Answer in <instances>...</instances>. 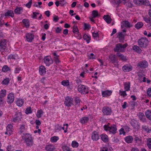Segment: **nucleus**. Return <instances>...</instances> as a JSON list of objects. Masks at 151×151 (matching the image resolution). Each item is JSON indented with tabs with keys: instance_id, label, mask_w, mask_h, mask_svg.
I'll return each instance as SVG.
<instances>
[{
	"instance_id": "nucleus-1",
	"label": "nucleus",
	"mask_w": 151,
	"mask_h": 151,
	"mask_svg": "<svg viewBox=\"0 0 151 151\" xmlns=\"http://www.w3.org/2000/svg\"><path fill=\"white\" fill-rule=\"evenodd\" d=\"M22 139L26 145L28 147H31L33 145V139L32 136L29 134H25L22 136Z\"/></svg>"
},
{
	"instance_id": "nucleus-2",
	"label": "nucleus",
	"mask_w": 151,
	"mask_h": 151,
	"mask_svg": "<svg viewBox=\"0 0 151 151\" xmlns=\"http://www.w3.org/2000/svg\"><path fill=\"white\" fill-rule=\"evenodd\" d=\"M149 41L145 37H142L138 41V44L141 47H146L148 45Z\"/></svg>"
},
{
	"instance_id": "nucleus-3",
	"label": "nucleus",
	"mask_w": 151,
	"mask_h": 151,
	"mask_svg": "<svg viewBox=\"0 0 151 151\" xmlns=\"http://www.w3.org/2000/svg\"><path fill=\"white\" fill-rule=\"evenodd\" d=\"M104 128L105 130L109 131L110 133L114 134L116 133L117 129L116 126L115 125L113 124L110 126L104 125Z\"/></svg>"
},
{
	"instance_id": "nucleus-4",
	"label": "nucleus",
	"mask_w": 151,
	"mask_h": 151,
	"mask_svg": "<svg viewBox=\"0 0 151 151\" xmlns=\"http://www.w3.org/2000/svg\"><path fill=\"white\" fill-rule=\"evenodd\" d=\"M78 91L83 94H85L88 93V88L86 86L80 84L78 86Z\"/></svg>"
},
{
	"instance_id": "nucleus-5",
	"label": "nucleus",
	"mask_w": 151,
	"mask_h": 151,
	"mask_svg": "<svg viewBox=\"0 0 151 151\" xmlns=\"http://www.w3.org/2000/svg\"><path fill=\"white\" fill-rule=\"evenodd\" d=\"M127 46V43L122 45L120 43L117 44L116 45V47L114 49V51L115 52H123L124 49Z\"/></svg>"
},
{
	"instance_id": "nucleus-6",
	"label": "nucleus",
	"mask_w": 151,
	"mask_h": 151,
	"mask_svg": "<svg viewBox=\"0 0 151 151\" xmlns=\"http://www.w3.org/2000/svg\"><path fill=\"white\" fill-rule=\"evenodd\" d=\"M133 2L137 5H145L148 6L150 5V3L148 0H134Z\"/></svg>"
},
{
	"instance_id": "nucleus-7",
	"label": "nucleus",
	"mask_w": 151,
	"mask_h": 151,
	"mask_svg": "<svg viewBox=\"0 0 151 151\" xmlns=\"http://www.w3.org/2000/svg\"><path fill=\"white\" fill-rule=\"evenodd\" d=\"M102 111L104 115H110L112 113L111 109L107 106H104L102 109Z\"/></svg>"
},
{
	"instance_id": "nucleus-8",
	"label": "nucleus",
	"mask_w": 151,
	"mask_h": 151,
	"mask_svg": "<svg viewBox=\"0 0 151 151\" xmlns=\"http://www.w3.org/2000/svg\"><path fill=\"white\" fill-rule=\"evenodd\" d=\"M21 112L16 113L13 118V121L14 122H19L21 121Z\"/></svg>"
},
{
	"instance_id": "nucleus-9",
	"label": "nucleus",
	"mask_w": 151,
	"mask_h": 151,
	"mask_svg": "<svg viewBox=\"0 0 151 151\" xmlns=\"http://www.w3.org/2000/svg\"><path fill=\"white\" fill-rule=\"evenodd\" d=\"M73 98H70L68 96H67L65 98L64 104L65 106L68 107H70L73 104Z\"/></svg>"
},
{
	"instance_id": "nucleus-10",
	"label": "nucleus",
	"mask_w": 151,
	"mask_h": 151,
	"mask_svg": "<svg viewBox=\"0 0 151 151\" xmlns=\"http://www.w3.org/2000/svg\"><path fill=\"white\" fill-rule=\"evenodd\" d=\"M6 41L5 39H2L0 40V51L3 52L6 48Z\"/></svg>"
},
{
	"instance_id": "nucleus-11",
	"label": "nucleus",
	"mask_w": 151,
	"mask_h": 151,
	"mask_svg": "<svg viewBox=\"0 0 151 151\" xmlns=\"http://www.w3.org/2000/svg\"><path fill=\"white\" fill-rule=\"evenodd\" d=\"M130 124L134 129H139L140 128V125L139 122L136 120L132 119L130 122Z\"/></svg>"
},
{
	"instance_id": "nucleus-12",
	"label": "nucleus",
	"mask_w": 151,
	"mask_h": 151,
	"mask_svg": "<svg viewBox=\"0 0 151 151\" xmlns=\"http://www.w3.org/2000/svg\"><path fill=\"white\" fill-rule=\"evenodd\" d=\"M13 126L11 124H8L6 127V131L5 132V134L10 136L12 132Z\"/></svg>"
},
{
	"instance_id": "nucleus-13",
	"label": "nucleus",
	"mask_w": 151,
	"mask_h": 151,
	"mask_svg": "<svg viewBox=\"0 0 151 151\" xmlns=\"http://www.w3.org/2000/svg\"><path fill=\"white\" fill-rule=\"evenodd\" d=\"M137 66L141 68H145L148 67V63L146 60L141 61L137 64Z\"/></svg>"
},
{
	"instance_id": "nucleus-14",
	"label": "nucleus",
	"mask_w": 151,
	"mask_h": 151,
	"mask_svg": "<svg viewBox=\"0 0 151 151\" xmlns=\"http://www.w3.org/2000/svg\"><path fill=\"white\" fill-rule=\"evenodd\" d=\"M44 62L47 66H49L52 63V60L50 56L45 57L44 58Z\"/></svg>"
},
{
	"instance_id": "nucleus-15",
	"label": "nucleus",
	"mask_w": 151,
	"mask_h": 151,
	"mask_svg": "<svg viewBox=\"0 0 151 151\" xmlns=\"http://www.w3.org/2000/svg\"><path fill=\"white\" fill-rule=\"evenodd\" d=\"M14 95L12 93H9L7 96V101L8 103L11 104L13 102L14 100Z\"/></svg>"
},
{
	"instance_id": "nucleus-16",
	"label": "nucleus",
	"mask_w": 151,
	"mask_h": 151,
	"mask_svg": "<svg viewBox=\"0 0 151 151\" xmlns=\"http://www.w3.org/2000/svg\"><path fill=\"white\" fill-rule=\"evenodd\" d=\"M132 26V25L127 20L124 21L121 23V27L122 29L124 27L127 28H130Z\"/></svg>"
},
{
	"instance_id": "nucleus-17",
	"label": "nucleus",
	"mask_w": 151,
	"mask_h": 151,
	"mask_svg": "<svg viewBox=\"0 0 151 151\" xmlns=\"http://www.w3.org/2000/svg\"><path fill=\"white\" fill-rule=\"evenodd\" d=\"M92 139L93 141H97L99 138V134L96 131H94L92 133Z\"/></svg>"
},
{
	"instance_id": "nucleus-18",
	"label": "nucleus",
	"mask_w": 151,
	"mask_h": 151,
	"mask_svg": "<svg viewBox=\"0 0 151 151\" xmlns=\"http://www.w3.org/2000/svg\"><path fill=\"white\" fill-rule=\"evenodd\" d=\"M109 58L110 59V61L113 64L116 63L118 62V60L114 55L111 54L110 55Z\"/></svg>"
},
{
	"instance_id": "nucleus-19",
	"label": "nucleus",
	"mask_w": 151,
	"mask_h": 151,
	"mask_svg": "<svg viewBox=\"0 0 151 151\" xmlns=\"http://www.w3.org/2000/svg\"><path fill=\"white\" fill-rule=\"evenodd\" d=\"M26 40L28 42H31L34 38V35L32 34L27 33L26 34Z\"/></svg>"
},
{
	"instance_id": "nucleus-20",
	"label": "nucleus",
	"mask_w": 151,
	"mask_h": 151,
	"mask_svg": "<svg viewBox=\"0 0 151 151\" xmlns=\"http://www.w3.org/2000/svg\"><path fill=\"white\" fill-rule=\"evenodd\" d=\"M4 16L5 17H13L14 16V12L11 10H7Z\"/></svg>"
},
{
	"instance_id": "nucleus-21",
	"label": "nucleus",
	"mask_w": 151,
	"mask_h": 151,
	"mask_svg": "<svg viewBox=\"0 0 151 151\" xmlns=\"http://www.w3.org/2000/svg\"><path fill=\"white\" fill-rule=\"evenodd\" d=\"M138 116L140 119L143 122H146L147 120L145 118L144 114L142 112H139V114Z\"/></svg>"
},
{
	"instance_id": "nucleus-22",
	"label": "nucleus",
	"mask_w": 151,
	"mask_h": 151,
	"mask_svg": "<svg viewBox=\"0 0 151 151\" xmlns=\"http://www.w3.org/2000/svg\"><path fill=\"white\" fill-rule=\"evenodd\" d=\"M132 67L131 65H126L122 67L123 70L125 72H129L132 70Z\"/></svg>"
},
{
	"instance_id": "nucleus-23",
	"label": "nucleus",
	"mask_w": 151,
	"mask_h": 151,
	"mask_svg": "<svg viewBox=\"0 0 151 151\" xmlns=\"http://www.w3.org/2000/svg\"><path fill=\"white\" fill-rule=\"evenodd\" d=\"M55 149L54 146L52 145H47L45 147L46 151H53Z\"/></svg>"
},
{
	"instance_id": "nucleus-24",
	"label": "nucleus",
	"mask_w": 151,
	"mask_h": 151,
	"mask_svg": "<svg viewBox=\"0 0 151 151\" xmlns=\"http://www.w3.org/2000/svg\"><path fill=\"white\" fill-rule=\"evenodd\" d=\"M133 139L132 136H128L124 138L125 141L128 143H130L132 142Z\"/></svg>"
},
{
	"instance_id": "nucleus-25",
	"label": "nucleus",
	"mask_w": 151,
	"mask_h": 151,
	"mask_svg": "<svg viewBox=\"0 0 151 151\" xmlns=\"http://www.w3.org/2000/svg\"><path fill=\"white\" fill-rule=\"evenodd\" d=\"M39 72L41 75H44L46 72L45 67L44 66H41L39 68Z\"/></svg>"
},
{
	"instance_id": "nucleus-26",
	"label": "nucleus",
	"mask_w": 151,
	"mask_h": 151,
	"mask_svg": "<svg viewBox=\"0 0 151 151\" xmlns=\"http://www.w3.org/2000/svg\"><path fill=\"white\" fill-rule=\"evenodd\" d=\"M101 139L104 142H108V136L105 134H102L100 136Z\"/></svg>"
},
{
	"instance_id": "nucleus-27",
	"label": "nucleus",
	"mask_w": 151,
	"mask_h": 151,
	"mask_svg": "<svg viewBox=\"0 0 151 151\" xmlns=\"http://www.w3.org/2000/svg\"><path fill=\"white\" fill-rule=\"evenodd\" d=\"M23 8L21 7H17L14 10V12L15 14H22L23 12Z\"/></svg>"
},
{
	"instance_id": "nucleus-28",
	"label": "nucleus",
	"mask_w": 151,
	"mask_h": 151,
	"mask_svg": "<svg viewBox=\"0 0 151 151\" xmlns=\"http://www.w3.org/2000/svg\"><path fill=\"white\" fill-rule=\"evenodd\" d=\"M132 49L133 50L138 53H140L142 51L140 47L136 45L132 47Z\"/></svg>"
},
{
	"instance_id": "nucleus-29",
	"label": "nucleus",
	"mask_w": 151,
	"mask_h": 151,
	"mask_svg": "<svg viewBox=\"0 0 151 151\" xmlns=\"http://www.w3.org/2000/svg\"><path fill=\"white\" fill-rule=\"evenodd\" d=\"M112 92L110 91H103L102 92V94L103 97H106L107 96H109L111 95Z\"/></svg>"
},
{
	"instance_id": "nucleus-30",
	"label": "nucleus",
	"mask_w": 151,
	"mask_h": 151,
	"mask_svg": "<svg viewBox=\"0 0 151 151\" xmlns=\"http://www.w3.org/2000/svg\"><path fill=\"white\" fill-rule=\"evenodd\" d=\"M103 19L107 23L109 24L111 23V19L109 15H104L103 17Z\"/></svg>"
},
{
	"instance_id": "nucleus-31",
	"label": "nucleus",
	"mask_w": 151,
	"mask_h": 151,
	"mask_svg": "<svg viewBox=\"0 0 151 151\" xmlns=\"http://www.w3.org/2000/svg\"><path fill=\"white\" fill-rule=\"evenodd\" d=\"M24 101L22 99H18L16 101V104L19 107H21L23 104Z\"/></svg>"
},
{
	"instance_id": "nucleus-32",
	"label": "nucleus",
	"mask_w": 151,
	"mask_h": 151,
	"mask_svg": "<svg viewBox=\"0 0 151 151\" xmlns=\"http://www.w3.org/2000/svg\"><path fill=\"white\" fill-rule=\"evenodd\" d=\"M130 83L129 82L124 83V88L125 91H128L130 90Z\"/></svg>"
},
{
	"instance_id": "nucleus-33",
	"label": "nucleus",
	"mask_w": 151,
	"mask_h": 151,
	"mask_svg": "<svg viewBox=\"0 0 151 151\" xmlns=\"http://www.w3.org/2000/svg\"><path fill=\"white\" fill-rule=\"evenodd\" d=\"M116 55L119 57L120 59L122 61H125L127 60L126 56H124L120 53H117L116 54Z\"/></svg>"
},
{
	"instance_id": "nucleus-34",
	"label": "nucleus",
	"mask_w": 151,
	"mask_h": 151,
	"mask_svg": "<svg viewBox=\"0 0 151 151\" xmlns=\"http://www.w3.org/2000/svg\"><path fill=\"white\" fill-rule=\"evenodd\" d=\"M145 114L148 119L151 121V110H147L145 111Z\"/></svg>"
},
{
	"instance_id": "nucleus-35",
	"label": "nucleus",
	"mask_w": 151,
	"mask_h": 151,
	"mask_svg": "<svg viewBox=\"0 0 151 151\" xmlns=\"http://www.w3.org/2000/svg\"><path fill=\"white\" fill-rule=\"evenodd\" d=\"M142 129L144 131L147 132V133H150L151 132V129H150L146 126L143 125L142 127Z\"/></svg>"
},
{
	"instance_id": "nucleus-36",
	"label": "nucleus",
	"mask_w": 151,
	"mask_h": 151,
	"mask_svg": "<svg viewBox=\"0 0 151 151\" xmlns=\"http://www.w3.org/2000/svg\"><path fill=\"white\" fill-rule=\"evenodd\" d=\"M83 38L86 41L87 43H89L90 42V41L91 40V37L86 34L84 35Z\"/></svg>"
},
{
	"instance_id": "nucleus-37",
	"label": "nucleus",
	"mask_w": 151,
	"mask_h": 151,
	"mask_svg": "<svg viewBox=\"0 0 151 151\" xmlns=\"http://www.w3.org/2000/svg\"><path fill=\"white\" fill-rule=\"evenodd\" d=\"M143 25V23L142 22H139L135 25V27L137 29L141 28Z\"/></svg>"
},
{
	"instance_id": "nucleus-38",
	"label": "nucleus",
	"mask_w": 151,
	"mask_h": 151,
	"mask_svg": "<svg viewBox=\"0 0 151 151\" xmlns=\"http://www.w3.org/2000/svg\"><path fill=\"white\" fill-rule=\"evenodd\" d=\"M88 118L87 117H84L82 118L81 120V122L82 124H84L86 123L88 120Z\"/></svg>"
},
{
	"instance_id": "nucleus-39",
	"label": "nucleus",
	"mask_w": 151,
	"mask_h": 151,
	"mask_svg": "<svg viewBox=\"0 0 151 151\" xmlns=\"http://www.w3.org/2000/svg\"><path fill=\"white\" fill-rule=\"evenodd\" d=\"M22 22L24 24L25 27L28 28L29 26V20L26 19H24L22 20Z\"/></svg>"
},
{
	"instance_id": "nucleus-40",
	"label": "nucleus",
	"mask_w": 151,
	"mask_h": 151,
	"mask_svg": "<svg viewBox=\"0 0 151 151\" xmlns=\"http://www.w3.org/2000/svg\"><path fill=\"white\" fill-rule=\"evenodd\" d=\"M6 94V90L5 89H2L0 92V97L3 98L5 96Z\"/></svg>"
},
{
	"instance_id": "nucleus-41",
	"label": "nucleus",
	"mask_w": 151,
	"mask_h": 151,
	"mask_svg": "<svg viewBox=\"0 0 151 151\" xmlns=\"http://www.w3.org/2000/svg\"><path fill=\"white\" fill-rule=\"evenodd\" d=\"M25 125L22 124L20 125L19 128V133L21 134H22L25 130Z\"/></svg>"
},
{
	"instance_id": "nucleus-42",
	"label": "nucleus",
	"mask_w": 151,
	"mask_h": 151,
	"mask_svg": "<svg viewBox=\"0 0 151 151\" xmlns=\"http://www.w3.org/2000/svg\"><path fill=\"white\" fill-rule=\"evenodd\" d=\"M43 112L41 109L38 110L36 114L38 118H40L43 114Z\"/></svg>"
},
{
	"instance_id": "nucleus-43",
	"label": "nucleus",
	"mask_w": 151,
	"mask_h": 151,
	"mask_svg": "<svg viewBox=\"0 0 151 151\" xmlns=\"http://www.w3.org/2000/svg\"><path fill=\"white\" fill-rule=\"evenodd\" d=\"M92 15L93 18H95L98 16V13L97 11L96 10H93L92 12Z\"/></svg>"
},
{
	"instance_id": "nucleus-44",
	"label": "nucleus",
	"mask_w": 151,
	"mask_h": 151,
	"mask_svg": "<svg viewBox=\"0 0 151 151\" xmlns=\"http://www.w3.org/2000/svg\"><path fill=\"white\" fill-rule=\"evenodd\" d=\"M59 139L58 137L54 136L50 138V141L52 142H55Z\"/></svg>"
},
{
	"instance_id": "nucleus-45",
	"label": "nucleus",
	"mask_w": 151,
	"mask_h": 151,
	"mask_svg": "<svg viewBox=\"0 0 151 151\" xmlns=\"http://www.w3.org/2000/svg\"><path fill=\"white\" fill-rule=\"evenodd\" d=\"M81 100L78 97H75L74 99V101L76 103V105H79L81 102Z\"/></svg>"
},
{
	"instance_id": "nucleus-46",
	"label": "nucleus",
	"mask_w": 151,
	"mask_h": 151,
	"mask_svg": "<svg viewBox=\"0 0 151 151\" xmlns=\"http://www.w3.org/2000/svg\"><path fill=\"white\" fill-rule=\"evenodd\" d=\"M9 79L8 78H6L4 79L1 82L2 84L8 85L9 83Z\"/></svg>"
},
{
	"instance_id": "nucleus-47",
	"label": "nucleus",
	"mask_w": 151,
	"mask_h": 151,
	"mask_svg": "<svg viewBox=\"0 0 151 151\" xmlns=\"http://www.w3.org/2000/svg\"><path fill=\"white\" fill-rule=\"evenodd\" d=\"M147 145L148 147L151 149V138H149L147 139Z\"/></svg>"
},
{
	"instance_id": "nucleus-48",
	"label": "nucleus",
	"mask_w": 151,
	"mask_h": 151,
	"mask_svg": "<svg viewBox=\"0 0 151 151\" xmlns=\"http://www.w3.org/2000/svg\"><path fill=\"white\" fill-rule=\"evenodd\" d=\"M32 112V111L31 108L30 107H29L28 108L26 109L25 110V113L26 114L31 113Z\"/></svg>"
},
{
	"instance_id": "nucleus-49",
	"label": "nucleus",
	"mask_w": 151,
	"mask_h": 151,
	"mask_svg": "<svg viewBox=\"0 0 151 151\" xmlns=\"http://www.w3.org/2000/svg\"><path fill=\"white\" fill-rule=\"evenodd\" d=\"M10 69L7 65L4 66L2 69V70L4 72H7Z\"/></svg>"
},
{
	"instance_id": "nucleus-50",
	"label": "nucleus",
	"mask_w": 151,
	"mask_h": 151,
	"mask_svg": "<svg viewBox=\"0 0 151 151\" xmlns=\"http://www.w3.org/2000/svg\"><path fill=\"white\" fill-rule=\"evenodd\" d=\"M126 91H122L121 90L119 91V94L120 96H123V97H124L125 96H127V94L126 92Z\"/></svg>"
},
{
	"instance_id": "nucleus-51",
	"label": "nucleus",
	"mask_w": 151,
	"mask_h": 151,
	"mask_svg": "<svg viewBox=\"0 0 151 151\" xmlns=\"http://www.w3.org/2000/svg\"><path fill=\"white\" fill-rule=\"evenodd\" d=\"M72 146L73 147H77L78 146V143L76 141H73L72 143Z\"/></svg>"
},
{
	"instance_id": "nucleus-52",
	"label": "nucleus",
	"mask_w": 151,
	"mask_h": 151,
	"mask_svg": "<svg viewBox=\"0 0 151 151\" xmlns=\"http://www.w3.org/2000/svg\"><path fill=\"white\" fill-rule=\"evenodd\" d=\"M62 85L64 86H67L69 85V82L68 81H63L61 82Z\"/></svg>"
},
{
	"instance_id": "nucleus-53",
	"label": "nucleus",
	"mask_w": 151,
	"mask_h": 151,
	"mask_svg": "<svg viewBox=\"0 0 151 151\" xmlns=\"http://www.w3.org/2000/svg\"><path fill=\"white\" fill-rule=\"evenodd\" d=\"M7 151H13L14 150V147L11 145H8L7 146Z\"/></svg>"
},
{
	"instance_id": "nucleus-54",
	"label": "nucleus",
	"mask_w": 151,
	"mask_h": 151,
	"mask_svg": "<svg viewBox=\"0 0 151 151\" xmlns=\"http://www.w3.org/2000/svg\"><path fill=\"white\" fill-rule=\"evenodd\" d=\"M63 151H68L70 149L67 146H63L62 148Z\"/></svg>"
},
{
	"instance_id": "nucleus-55",
	"label": "nucleus",
	"mask_w": 151,
	"mask_h": 151,
	"mask_svg": "<svg viewBox=\"0 0 151 151\" xmlns=\"http://www.w3.org/2000/svg\"><path fill=\"white\" fill-rule=\"evenodd\" d=\"M68 124H64L63 125L64 127H66L65 129V127H62V128L63 129V130H64V132L65 133H66L67 132V129H68Z\"/></svg>"
},
{
	"instance_id": "nucleus-56",
	"label": "nucleus",
	"mask_w": 151,
	"mask_h": 151,
	"mask_svg": "<svg viewBox=\"0 0 151 151\" xmlns=\"http://www.w3.org/2000/svg\"><path fill=\"white\" fill-rule=\"evenodd\" d=\"M32 4V0H30L29 2L26 4L25 6L29 8L31 7V5Z\"/></svg>"
},
{
	"instance_id": "nucleus-57",
	"label": "nucleus",
	"mask_w": 151,
	"mask_h": 151,
	"mask_svg": "<svg viewBox=\"0 0 151 151\" xmlns=\"http://www.w3.org/2000/svg\"><path fill=\"white\" fill-rule=\"evenodd\" d=\"M84 29H89L91 28L90 25L88 24L84 23Z\"/></svg>"
},
{
	"instance_id": "nucleus-58",
	"label": "nucleus",
	"mask_w": 151,
	"mask_h": 151,
	"mask_svg": "<svg viewBox=\"0 0 151 151\" xmlns=\"http://www.w3.org/2000/svg\"><path fill=\"white\" fill-rule=\"evenodd\" d=\"M93 37L94 38H96L97 37H99V34L98 32H95L92 33Z\"/></svg>"
},
{
	"instance_id": "nucleus-59",
	"label": "nucleus",
	"mask_w": 151,
	"mask_h": 151,
	"mask_svg": "<svg viewBox=\"0 0 151 151\" xmlns=\"http://www.w3.org/2000/svg\"><path fill=\"white\" fill-rule=\"evenodd\" d=\"M78 31L77 27L75 26H74L73 28V31L74 33L78 32Z\"/></svg>"
},
{
	"instance_id": "nucleus-60",
	"label": "nucleus",
	"mask_w": 151,
	"mask_h": 151,
	"mask_svg": "<svg viewBox=\"0 0 151 151\" xmlns=\"http://www.w3.org/2000/svg\"><path fill=\"white\" fill-rule=\"evenodd\" d=\"M59 17L57 16H54L53 17V21L55 22H57L59 20Z\"/></svg>"
},
{
	"instance_id": "nucleus-61",
	"label": "nucleus",
	"mask_w": 151,
	"mask_h": 151,
	"mask_svg": "<svg viewBox=\"0 0 151 151\" xmlns=\"http://www.w3.org/2000/svg\"><path fill=\"white\" fill-rule=\"evenodd\" d=\"M59 2L60 5L61 6H63L66 3V2H65V0H62V1H59Z\"/></svg>"
},
{
	"instance_id": "nucleus-62",
	"label": "nucleus",
	"mask_w": 151,
	"mask_h": 151,
	"mask_svg": "<svg viewBox=\"0 0 151 151\" xmlns=\"http://www.w3.org/2000/svg\"><path fill=\"white\" fill-rule=\"evenodd\" d=\"M125 133L126 132L124 131V129L123 128H121L119 130V134H122L124 135Z\"/></svg>"
},
{
	"instance_id": "nucleus-63",
	"label": "nucleus",
	"mask_w": 151,
	"mask_h": 151,
	"mask_svg": "<svg viewBox=\"0 0 151 151\" xmlns=\"http://www.w3.org/2000/svg\"><path fill=\"white\" fill-rule=\"evenodd\" d=\"M147 94L148 96L151 97V88H149L147 90Z\"/></svg>"
},
{
	"instance_id": "nucleus-64",
	"label": "nucleus",
	"mask_w": 151,
	"mask_h": 151,
	"mask_svg": "<svg viewBox=\"0 0 151 151\" xmlns=\"http://www.w3.org/2000/svg\"><path fill=\"white\" fill-rule=\"evenodd\" d=\"M61 30L62 29L60 28L57 27L55 29V32L56 33H59L60 32Z\"/></svg>"
}]
</instances>
